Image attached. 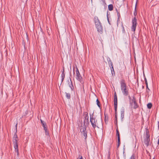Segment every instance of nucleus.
I'll return each mask as SVG.
<instances>
[{
  "mask_svg": "<svg viewBox=\"0 0 159 159\" xmlns=\"http://www.w3.org/2000/svg\"><path fill=\"white\" fill-rule=\"evenodd\" d=\"M109 60H108V64L110 66H113V63L110 58H109Z\"/></svg>",
  "mask_w": 159,
  "mask_h": 159,
  "instance_id": "f3484780",
  "label": "nucleus"
},
{
  "mask_svg": "<svg viewBox=\"0 0 159 159\" xmlns=\"http://www.w3.org/2000/svg\"><path fill=\"white\" fill-rule=\"evenodd\" d=\"M114 96H116V97H117L116 94V92L114 93Z\"/></svg>",
  "mask_w": 159,
  "mask_h": 159,
  "instance_id": "f704fd0d",
  "label": "nucleus"
},
{
  "mask_svg": "<svg viewBox=\"0 0 159 159\" xmlns=\"http://www.w3.org/2000/svg\"><path fill=\"white\" fill-rule=\"evenodd\" d=\"M111 74H112V76H115V71H114V68H113V66H111Z\"/></svg>",
  "mask_w": 159,
  "mask_h": 159,
  "instance_id": "a211bd4d",
  "label": "nucleus"
},
{
  "mask_svg": "<svg viewBox=\"0 0 159 159\" xmlns=\"http://www.w3.org/2000/svg\"><path fill=\"white\" fill-rule=\"evenodd\" d=\"M146 88H147V92H149L150 90V89L148 88H148L146 87Z\"/></svg>",
  "mask_w": 159,
  "mask_h": 159,
  "instance_id": "2f4dec72",
  "label": "nucleus"
},
{
  "mask_svg": "<svg viewBox=\"0 0 159 159\" xmlns=\"http://www.w3.org/2000/svg\"><path fill=\"white\" fill-rule=\"evenodd\" d=\"M135 16L134 17V18L132 19V26L131 27V31L133 32H135L137 25V19L135 15Z\"/></svg>",
  "mask_w": 159,
  "mask_h": 159,
  "instance_id": "0eeeda50",
  "label": "nucleus"
},
{
  "mask_svg": "<svg viewBox=\"0 0 159 159\" xmlns=\"http://www.w3.org/2000/svg\"><path fill=\"white\" fill-rule=\"evenodd\" d=\"M43 127H44V129L45 131L46 132L47 130V128L45 127V126Z\"/></svg>",
  "mask_w": 159,
  "mask_h": 159,
  "instance_id": "c756f323",
  "label": "nucleus"
},
{
  "mask_svg": "<svg viewBox=\"0 0 159 159\" xmlns=\"http://www.w3.org/2000/svg\"><path fill=\"white\" fill-rule=\"evenodd\" d=\"M17 124L16 125V129H17Z\"/></svg>",
  "mask_w": 159,
  "mask_h": 159,
  "instance_id": "4c0bfd02",
  "label": "nucleus"
},
{
  "mask_svg": "<svg viewBox=\"0 0 159 159\" xmlns=\"http://www.w3.org/2000/svg\"><path fill=\"white\" fill-rule=\"evenodd\" d=\"M144 81H145V84H146V87L148 88V82H147V79H146V78H144Z\"/></svg>",
  "mask_w": 159,
  "mask_h": 159,
  "instance_id": "393cba45",
  "label": "nucleus"
},
{
  "mask_svg": "<svg viewBox=\"0 0 159 159\" xmlns=\"http://www.w3.org/2000/svg\"><path fill=\"white\" fill-rule=\"evenodd\" d=\"M13 140L14 144L15 151L16 152L17 155L18 156L19 155V152L18 149V145L17 143L18 139H13Z\"/></svg>",
  "mask_w": 159,
  "mask_h": 159,
  "instance_id": "1a4fd4ad",
  "label": "nucleus"
},
{
  "mask_svg": "<svg viewBox=\"0 0 159 159\" xmlns=\"http://www.w3.org/2000/svg\"><path fill=\"white\" fill-rule=\"evenodd\" d=\"M146 137L144 139V142L147 146H148L149 144L150 141V135L149 134V131L148 128H146Z\"/></svg>",
  "mask_w": 159,
  "mask_h": 159,
  "instance_id": "39448f33",
  "label": "nucleus"
},
{
  "mask_svg": "<svg viewBox=\"0 0 159 159\" xmlns=\"http://www.w3.org/2000/svg\"><path fill=\"white\" fill-rule=\"evenodd\" d=\"M104 3H105V0H101Z\"/></svg>",
  "mask_w": 159,
  "mask_h": 159,
  "instance_id": "c9c22d12",
  "label": "nucleus"
},
{
  "mask_svg": "<svg viewBox=\"0 0 159 159\" xmlns=\"http://www.w3.org/2000/svg\"><path fill=\"white\" fill-rule=\"evenodd\" d=\"M120 89L123 95L125 96H127L129 95V88L127 87L125 80L123 79L120 80Z\"/></svg>",
  "mask_w": 159,
  "mask_h": 159,
  "instance_id": "f03ea898",
  "label": "nucleus"
},
{
  "mask_svg": "<svg viewBox=\"0 0 159 159\" xmlns=\"http://www.w3.org/2000/svg\"><path fill=\"white\" fill-rule=\"evenodd\" d=\"M115 110V120L114 122V123L115 124H117V109Z\"/></svg>",
  "mask_w": 159,
  "mask_h": 159,
  "instance_id": "f8f14e48",
  "label": "nucleus"
},
{
  "mask_svg": "<svg viewBox=\"0 0 159 159\" xmlns=\"http://www.w3.org/2000/svg\"><path fill=\"white\" fill-rule=\"evenodd\" d=\"M128 98L129 100L130 105L131 107L134 109L137 108L139 107V106L136 101L135 97L133 96L132 99L130 96L129 95Z\"/></svg>",
  "mask_w": 159,
  "mask_h": 159,
  "instance_id": "20e7f679",
  "label": "nucleus"
},
{
  "mask_svg": "<svg viewBox=\"0 0 159 159\" xmlns=\"http://www.w3.org/2000/svg\"><path fill=\"white\" fill-rule=\"evenodd\" d=\"M77 159H83V158L82 156H79V157Z\"/></svg>",
  "mask_w": 159,
  "mask_h": 159,
  "instance_id": "cd10ccee",
  "label": "nucleus"
},
{
  "mask_svg": "<svg viewBox=\"0 0 159 159\" xmlns=\"http://www.w3.org/2000/svg\"><path fill=\"white\" fill-rule=\"evenodd\" d=\"M91 0V2H92V0Z\"/></svg>",
  "mask_w": 159,
  "mask_h": 159,
  "instance_id": "ea45409f",
  "label": "nucleus"
},
{
  "mask_svg": "<svg viewBox=\"0 0 159 159\" xmlns=\"http://www.w3.org/2000/svg\"><path fill=\"white\" fill-rule=\"evenodd\" d=\"M116 136L117 137L118 140H120L119 132L117 129H116Z\"/></svg>",
  "mask_w": 159,
  "mask_h": 159,
  "instance_id": "ddd939ff",
  "label": "nucleus"
},
{
  "mask_svg": "<svg viewBox=\"0 0 159 159\" xmlns=\"http://www.w3.org/2000/svg\"><path fill=\"white\" fill-rule=\"evenodd\" d=\"M114 101L115 109L116 110L117 109V97H116V96H114Z\"/></svg>",
  "mask_w": 159,
  "mask_h": 159,
  "instance_id": "9d476101",
  "label": "nucleus"
},
{
  "mask_svg": "<svg viewBox=\"0 0 159 159\" xmlns=\"http://www.w3.org/2000/svg\"><path fill=\"white\" fill-rule=\"evenodd\" d=\"M62 74H65L64 73V67H63V70L62 72Z\"/></svg>",
  "mask_w": 159,
  "mask_h": 159,
  "instance_id": "7c9ffc66",
  "label": "nucleus"
},
{
  "mask_svg": "<svg viewBox=\"0 0 159 159\" xmlns=\"http://www.w3.org/2000/svg\"><path fill=\"white\" fill-rule=\"evenodd\" d=\"M147 107L149 109H150L151 108L152 106V103H149L147 105Z\"/></svg>",
  "mask_w": 159,
  "mask_h": 159,
  "instance_id": "6ab92c4d",
  "label": "nucleus"
},
{
  "mask_svg": "<svg viewBox=\"0 0 159 159\" xmlns=\"http://www.w3.org/2000/svg\"><path fill=\"white\" fill-rule=\"evenodd\" d=\"M108 9L109 11H111L113 9V5L111 4H110L108 5Z\"/></svg>",
  "mask_w": 159,
  "mask_h": 159,
  "instance_id": "2eb2a0df",
  "label": "nucleus"
},
{
  "mask_svg": "<svg viewBox=\"0 0 159 159\" xmlns=\"http://www.w3.org/2000/svg\"><path fill=\"white\" fill-rule=\"evenodd\" d=\"M94 21L96 27L97 29V31L100 34H102L103 32V27L102 24L100 22L98 17H94Z\"/></svg>",
  "mask_w": 159,
  "mask_h": 159,
  "instance_id": "7ed1b4c3",
  "label": "nucleus"
},
{
  "mask_svg": "<svg viewBox=\"0 0 159 159\" xmlns=\"http://www.w3.org/2000/svg\"><path fill=\"white\" fill-rule=\"evenodd\" d=\"M73 73H74V74H75V71H74V69H73Z\"/></svg>",
  "mask_w": 159,
  "mask_h": 159,
  "instance_id": "58836bf2",
  "label": "nucleus"
},
{
  "mask_svg": "<svg viewBox=\"0 0 159 159\" xmlns=\"http://www.w3.org/2000/svg\"><path fill=\"white\" fill-rule=\"evenodd\" d=\"M117 16L118 17V19H119L120 18V15L119 12H117Z\"/></svg>",
  "mask_w": 159,
  "mask_h": 159,
  "instance_id": "c85d7f7f",
  "label": "nucleus"
},
{
  "mask_svg": "<svg viewBox=\"0 0 159 159\" xmlns=\"http://www.w3.org/2000/svg\"><path fill=\"white\" fill-rule=\"evenodd\" d=\"M96 102H97V105L99 107H100V102H99V101L98 100V99H97L96 100Z\"/></svg>",
  "mask_w": 159,
  "mask_h": 159,
  "instance_id": "aec40b11",
  "label": "nucleus"
},
{
  "mask_svg": "<svg viewBox=\"0 0 159 159\" xmlns=\"http://www.w3.org/2000/svg\"><path fill=\"white\" fill-rule=\"evenodd\" d=\"M125 114V110L124 109H122L121 111V119L122 120H123L124 118Z\"/></svg>",
  "mask_w": 159,
  "mask_h": 159,
  "instance_id": "9b49d317",
  "label": "nucleus"
},
{
  "mask_svg": "<svg viewBox=\"0 0 159 159\" xmlns=\"http://www.w3.org/2000/svg\"><path fill=\"white\" fill-rule=\"evenodd\" d=\"M65 77V74H61V83L63 82Z\"/></svg>",
  "mask_w": 159,
  "mask_h": 159,
  "instance_id": "412c9836",
  "label": "nucleus"
},
{
  "mask_svg": "<svg viewBox=\"0 0 159 159\" xmlns=\"http://www.w3.org/2000/svg\"><path fill=\"white\" fill-rule=\"evenodd\" d=\"M66 94V97L68 99H70L71 98V94L70 93H67L66 92L65 93Z\"/></svg>",
  "mask_w": 159,
  "mask_h": 159,
  "instance_id": "dca6fc26",
  "label": "nucleus"
},
{
  "mask_svg": "<svg viewBox=\"0 0 159 159\" xmlns=\"http://www.w3.org/2000/svg\"><path fill=\"white\" fill-rule=\"evenodd\" d=\"M76 80L80 82L81 84H84L83 79L80 74L79 70L77 66L76 67Z\"/></svg>",
  "mask_w": 159,
  "mask_h": 159,
  "instance_id": "423d86ee",
  "label": "nucleus"
},
{
  "mask_svg": "<svg viewBox=\"0 0 159 159\" xmlns=\"http://www.w3.org/2000/svg\"><path fill=\"white\" fill-rule=\"evenodd\" d=\"M130 159H135V156L134 154H133L132 155Z\"/></svg>",
  "mask_w": 159,
  "mask_h": 159,
  "instance_id": "bb28decb",
  "label": "nucleus"
},
{
  "mask_svg": "<svg viewBox=\"0 0 159 159\" xmlns=\"http://www.w3.org/2000/svg\"><path fill=\"white\" fill-rule=\"evenodd\" d=\"M121 26H122V32H123V33H125V29H124V27L123 26V25L122 23V24Z\"/></svg>",
  "mask_w": 159,
  "mask_h": 159,
  "instance_id": "a878e982",
  "label": "nucleus"
},
{
  "mask_svg": "<svg viewBox=\"0 0 159 159\" xmlns=\"http://www.w3.org/2000/svg\"><path fill=\"white\" fill-rule=\"evenodd\" d=\"M158 129H159V121L158 122Z\"/></svg>",
  "mask_w": 159,
  "mask_h": 159,
  "instance_id": "473e14b6",
  "label": "nucleus"
},
{
  "mask_svg": "<svg viewBox=\"0 0 159 159\" xmlns=\"http://www.w3.org/2000/svg\"><path fill=\"white\" fill-rule=\"evenodd\" d=\"M41 122L43 127H44L45 126H46V124L45 125L44 122L41 120Z\"/></svg>",
  "mask_w": 159,
  "mask_h": 159,
  "instance_id": "b1692460",
  "label": "nucleus"
},
{
  "mask_svg": "<svg viewBox=\"0 0 159 159\" xmlns=\"http://www.w3.org/2000/svg\"><path fill=\"white\" fill-rule=\"evenodd\" d=\"M153 159H154V158Z\"/></svg>",
  "mask_w": 159,
  "mask_h": 159,
  "instance_id": "a19ab883",
  "label": "nucleus"
},
{
  "mask_svg": "<svg viewBox=\"0 0 159 159\" xmlns=\"http://www.w3.org/2000/svg\"><path fill=\"white\" fill-rule=\"evenodd\" d=\"M84 114L85 115L84 124L83 126L82 125L80 127V129L81 135L84 137V139L85 140L87 137V132L86 129V126H87L89 124V117L88 112H85Z\"/></svg>",
  "mask_w": 159,
  "mask_h": 159,
  "instance_id": "f257e3e1",
  "label": "nucleus"
},
{
  "mask_svg": "<svg viewBox=\"0 0 159 159\" xmlns=\"http://www.w3.org/2000/svg\"><path fill=\"white\" fill-rule=\"evenodd\" d=\"M13 139H18L17 135L16 133L14 134Z\"/></svg>",
  "mask_w": 159,
  "mask_h": 159,
  "instance_id": "4be33fe9",
  "label": "nucleus"
},
{
  "mask_svg": "<svg viewBox=\"0 0 159 159\" xmlns=\"http://www.w3.org/2000/svg\"><path fill=\"white\" fill-rule=\"evenodd\" d=\"M120 140H118V143L117 146V148H118L120 145Z\"/></svg>",
  "mask_w": 159,
  "mask_h": 159,
  "instance_id": "5701e85b",
  "label": "nucleus"
},
{
  "mask_svg": "<svg viewBox=\"0 0 159 159\" xmlns=\"http://www.w3.org/2000/svg\"><path fill=\"white\" fill-rule=\"evenodd\" d=\"M90 121L91 123L92 127L95 129L97 126L96 122H97V120H96L95 118L93 117L92 115H90Z\"/></svg>",
  "mask_w": 159,
  "mask_h": 159,
  "instance_id": "6e6552de",
  "label": "nucleus"
},
{
  "mask_svg": "<svg viewBox=\"0 0 159 159\" xmlns=\"http://www.w3.org/2000/svg\"><path fill=\"white\" fill-rule=\"evenodd\" d=\"M116 129H117V130H118V125H117V124H116Z\"/></svg>",
  "mask_w": 159,
  "mask_h": 159,
  "instance_id": "72a5a7b5",
  "label": "nucleus"
},
{
  "mask_svg": "<svg viewBox=\"0 0 159 159\" xmlns=\"http://www.w3.org/2000/svg\"><path fill=\"white\" fill-rule=\"evenodd\" d=\"M70 83H69V87H70V88L71 89V90L72 91L74 89V86H73V84H72V81H71V80H70Z\"/></svg>",
  "mask_w": 159,
  "mask_h": 159,
  "instance_id": "4468645a",
  "label": "nucleus"
},
{
  "mask_svg": "<svg viewBox=\"0 0 159 159\" xmlns=\"http://www.w3.org/2000/svg\"><path fill=\"white\" fill-rule=\"evenodd\" d=\"M107 20H108V21L109 22V18H108L107 16Z\"/></svg>",
  "mask_w": 159,
  "mask_h": 159,
  "instance_id": "e433bc0d",
  "label": "nucleus"
}]
</instances>
